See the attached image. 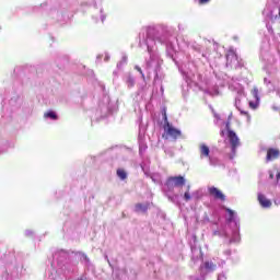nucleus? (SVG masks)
I'll return each mask as SVG.
<instances>
[{
    "mask_svg": "<svg viewBox=\"0 0 280 280\" xmlns=\"http://www.w3.org/2000/svg\"><path fill=\"white\" fill-rule=\"evenodd\" d=\"M164 135L162 136L163 139H174V141H176V139H180L182 137V132L180 130H178L177 128H174V126H172L170 122H166V126H164Z\"/></svg>",
    "mask_w": 280,
    "mask_h": 280,
    "instance_id": "f257e3e1",
    "label": "nucleus"
},
{
    "mask_svg": "<svg viewBox=\"0 0 280 280\" xmlns=\"http://www.w3.org/2000/svg\"><path fill=\"white\" fill-rule=\"evenodd\" d=\"M185 185V177L183 176H171L166 180V187L174 189V187H183Z\"/></svg>",
    "mask_w": 280,
    "mask_h": 280,
    "instance_id": "f03ea898",
    "label": "nucleus"
},
{
    "mask_svg": "<svg viewBox=\"0 0 280 280\" xmlns=\"http://www.w3.org/2000/svg\"><path fill=\"white\" fill-rule=\"evenodd\" d=\"M237 52L235 50L230 49L226 54V67L233 69V67H237L238 63Z\"/></svg>",
    "mask_w": 280,
    "mask_h": 280,
    "instance_id": "7ed1b4c3",
    "label": "nucleus"
},
{
    "mask_svg": "<svg viewBox=\"0 0 280 280\" xmlns=\"http://www.w3.org/2000/svg\"><path fill=\"white\" fill-rule=\"evenodd\" d=\"M250 94L253 95L255 101H249V108H253V110H255L256 108H259V89H257V86H254L250 91Z\"/></svg>",
    "mask_w": 280,
    "mask_h": 280,
    "instance_id": "20e7f679",
    "label": "nucleus"
},
{
    "mask_svg": "<svg viewBox=\"0 0 280 280\" xmlns=\"http://www.w3.org/2000/svg\"><path fill=\"white\" fill-rule=\"evenodd\" d=\"M208 191L214 200H221V202H224L226 200V196L222 194V190L215 188L214 186L208 188Z\"/></svg>",
    "mask_w": 280,
    "mask_h": 280,
    "instance_id": "39448f33",
    "label": "nucleus"
},
{
    "mask_svg": "<svg viewBox=\"0 0 280 280\" xmlns=\"http://www.w3.org/2000/svg\"><path fill=\"white\" fill-rule=\"evenodd\" d=\"M280 156L279 149L269 148L267 149L266 163H270V161H277Z\"/></svg>",
    "mask_w": 280,
    "mask_h": 280,
    "instance_id": "423d86ee",
    "label": "nucleus"
},
{
    "mask_svg": "<svg viewBox=\"0 0 280 280\" xmlns=\"http://www.w3.org/2000/svg\"><path fill=\"white\" fill-rule=\"evenodd\" d=\"M257 200L262 209H270V207H272V201L270 199H267L266 195L261 192L258 194Z\"/></svg>",
    "mask_w": 280,
    "mask_h": 280,
    "instance_id": "0eeeda50",
    "label": "nucleus"
},
{
    "mask_svg": "<svg viewBox=\"0 0 280 280\" xmlns=\"http://www.w3.org/2000/svg\"><path fill=\"white\" fill-rule=\"evenodd\" d=\"M228 137L230 139L232 150L233 152H235V150H237V147L240 145V138H237V133H235V131H229Z\"/></svg>",
    "mask_w": 280,
    "mask_h": 280,
    "instance_id": "6e6552de",
    "label": "nucleus"
},
{
    "mask_svg": "<svg viewBox=\"0 0 280 280\" xmlns=\"http://www.w3.org/2000/svg\"><path fill=\"white\" fill-rule=\"evenodd\" d=\"M199 152H200V158L201 159H209V156L211 154V150L205 143L199 145Z\"/></svg>",
    "mask_w": 280,
    "mask_h": 280,
    "instance_id": "1a4fd4ad",
    "label": "nucleus"
},
{
    "mask_svg": "<svg viewBox=\"0 0 280 280\" xmlns=\"http://www.w3.org/2000/svg\"><path fill=\"white\" fill-rule=\"evenodd\" d=\"M150 208V203H137L136 205V212L137 213H145L148 209Z\"/></svg>",
    "mask_w": 280,
    "mask_h": 280,
    "instance_id": "9d476101",
    "label": "nucleus"
},
{
    "mask_svg": "<svg viewBox=\"0 0 280 280\" xmlns=\"http://www.w3.org/2000/svg\"><path fill=\"white\" fill-rule=\"evenodd\" d=\"M116 174L120 180H126V178H128V174L126 173V171L124 168H118Z\"/></svg>",
    "mask_w": 280,
    "mask_h": 280,
    "instance_id": "9b49d317",
    "label": "nucleus"
},
{
    "mask_svg": "<svg viewBox=\"0 0 280 280\" xmlns=\"http://www.w3.org/2000/svg\"><path fill=\"white\" fill-rule=\"evenodd\" d=\"M190 186H187V191L184 194V200L189 202L191 200V194L189 192Z\"/></svg>",
    "mask_w": 280,
    "mask_h": 280,
    "instance_id": "f8f14e48",
    "label": "nucleus"
},
{
    "mask_svg": "<svg viewBox=\"0 0 280 280\" xmlns=\"http://www.w3.org/2000/svg\"><path fill=\"white\" fill-rule=\"evenodd\" d=\"M205 268H206L207 270H215V264L206 261V262H205Z\"/></svg>",
    "mask_w": 280,
    "mask_h": 280,
    "instance_id": "ddd939ff",
    "label": "nucleus"
},
{
    "mask_svg": "<svg viewBox=\"0 0 280 280\" xmlns=\"http://www.w3.org/2000/svg\"><path fill=\"white\" fill-rule=\"evenodd\" d=\"M45 117H49L50 119H58V115H56L54 112H48L45 114Z\"/></svg>",
    "mask_w": 280,
    "mask_h": 280,
    "instance_id": "4468645a",
    "label": "nucleus"
},
{
    "mask_svg": "<svg viewBox=\"0 0 280 280\" xmlns=\"http://www.w3.org/2000/svg\"><path fill=\"white\" fill-rule=\"evenodd\" d=\"M163 119H164V126H167L170 124V120H167V110L164 108L162 112Z\"/></svg>",
    "mask_w": 280,
    "mask_h": 280,
    "instance_id": "2eb2a0df",
    "label": "nucleus"
},
{
    "mask_svg": "<svg viewBox=\"0 0 280 280\" xmlns=\"http://www.w3.org/2000/svg\"><path fill=\"white\" fill-rule=\"evenodd\" d=\"M225 211L229 213L230 220H233V218H234V215H235V212H234L233 210L229 209V208H226Z\"/></svg>",
    "mask_w": 280,
    "mask_h": 280,
    "instance_id": "dca6fc26",
    "label": "nucleus"
},
{
    "mask_svg": "<svg viewBox=\"0 0 280 280\" xmlns=\"http://www.w3.org/2000/svg\"><path fill=\"white\" fill-rule=\"evenodd\" d=\"M241 115H245V117L250 120V114H248V112L241 110Z\"/></svg>",
    "mask_w": 280,
    "mask_h": 280,
    "instance_id": "f3484780",
    "label": "nucleus"
},
{
    "mask_svg": "<svg viewBox=\"0 0 280 280\" xmlns=\"http://www.w3.org/2000/svg\"><path fill=\"white\" fill-rule=\"evenodd\" d=\"M210 0H199V3L202 5L205 3H209Z\"/></svg>",
    "mask_w": 280,
    "mask_h": 280,
    "instance_id": "a211bd4d",
    "label": "nucleus"
},
{
    "mask_svg": "<svg viewBox=\"0 0 280 280\" xmlns=\"http://www.w3.org/2000/svg\"><path fill=\"white\" fill-rule=\"evenodd\" d=\"M137 71H139V73H141L143 75V70H141V68H139V66H136Z\"/></svg>",
    "mask_w": 280,
    "mask_h": 280,
    "instance_id": "6ab92c4d",
    "label": "nucleus"
},
{
    "mask_svg": "<svg viewBox=\"0 0 280 280\" xmlns=\"http://www.w3.org/2000/svg\"><path fill=\"white\" fill-rule=\"evenodd\" d=\"M269 178L272 180L275 178V174L272 172L269 173Z\"/></svg>",
    "mask_w": 280,
    "mask_h": 280,
    "instance_id": "aec40b11",
    "label": "nucleus"
},
{
    "mask_svg": "<svg viewBox=\"0 0 280 280\" xmlns=\"http://www.w3.org/2000/svg\"><path fill=\"white\" fill-rule=\"evenodd\" d=\"M277 180L280 179V172L277 173V176H276Z\"/></svg>",
    "mask_w": 280,
    "mask_h": 280,
    "instance_id": "412c9836",
    "label": "nucleus"
},
{
    "mask_svg": "<svg viewBox=\"0 0 280 280\" xmlns=\"http://www.w3.org/2000/svg\"><path fill=\"white\" fill-rule=\"evenodd\" d=\"M213 235H220V232L219 231H214Z\"/></svg>",
    "mask_w": 280,
    "mask_h": 280,
    "instance_id": "4be33fe9",
    "label": "nucleus"
},
{
    "mask_svg": "<svg viewBox=\"0 0 280 280\" xmlns=\"http://www.w3.org/2000/svg\"><path fill=\"white\" fill-rule=\"evenodd\" d=\"M81 280H84V279H81Z\"/></svg>",
    "mask_w": 280,
    "mask_h": 280,
    "instance_id": "5701e85b",
    "label": "nucleus"
}]
</instances>
